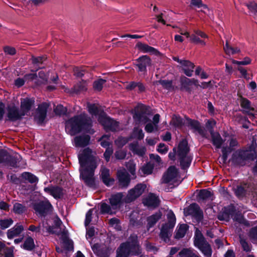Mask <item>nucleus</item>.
I'll return each instance as SVG.
<instances>
[{"label":"nucleus","instance_id":"nucleus-1","mask_svg":"<svg viewBox=\"0 0 257 257\" xmlns=\"http://www.w3.org/2000/svg\"><path fill=\"white\" fill-rule=\"evenodd\" d=\"M78 160L80 166L86 167L83 171L80 172V178L88 187H94L95 185L94 174L97 165L92 150L89 148L85 149L82 153L79 155Z\"/></svg>","mask_w":257,"mask_h":257},{"label":"nucleus","instance_id":"nucleus-2","mask_svg":"<svg viewBox=\"0 0 257 257\" xmlns=\"http://www.w3.org/2000/svg\"><path fill=\"white\" fill-rule=\"evenodd\" d=\"M116 253V257H130L141 254L142 248L138 235L135 233L131 234L126 241L120 243Z\"/></svg>","mask_w":257,"mask_h":257},{"label":"nucleus","instance_id":"nucleus-3","mask_svg":"<svg viewBox=\"0 0 257 257\" xmlns=\"http://www.w3.org/2000/svg\"><path fill=\"white\" fill-rule=\"evenodd\" d=\"M92 126V120L85 113L74 115L66 122V127L70 128V134L75 135Z\"/></svg>","mask_w":257,"mask_h":257},{"label":"nucleus","instance_id":"nucleus-4","mask_svg":"<svg viewBox=\"0 0 257 257\" xmlns=\"http://www.w3.org/2000/svg\"><path fill=\"white\" fill-rule=\"evenodd\" d=\"M194 245L205 257H211L212 250L211 245L207 242L199 228L195 227Z\"/></svg>","mask_w":257,"mask_h":257},{"label":"nucleus","instance_id":"nucleus-5","mask_svg":"<svg viewBox=\"0 0 257 257\" xmlns=\"http://www.w3.org/2000/svg\"><path fill=\"white\" fill-rule=\"evenodd\" d=\"M133 113V117L136 124H146L151 121L149 116L152 115V112L149 106L138 104L135 107Z\"/></svg>","mask_w":257,"mask_h":257},{"label":"nucleus","instance_id":"nucleus-6","mask_svg":"<svg viewBox=\"0 0 257 257\" xmlns=\"http://www.w3.org/2000/svg\"><path fill=\"white\" fill-rule=\"evenodd\" d=\"M22 160L21 155L17 154L14 156L11 155L7 150L0 149V164L14 168L20 167L19 163Z\"/></svg>","mask_w":257,"mask_h":257},{"label":"nucleus","instance_id":"nucleus-7","mask_svg":"<svg viewBox=\"0 0 257 257\" xmlns=\"http://www.w3.org/2000/svg\"><path fill=\"white\" fill-rule=\"evenodd\" d=\"M235 196L241 200L246 197L247 194L254 192L255 190V184L251 182H241L232 188Z\"/></svg>","mask_w":257,"mask_h":257},{"label":"nucleus","instance_id":"nucleus-8","mask_svg":"<svg viewBox=\"0 0 257 257\" xmlns=\"http://www.w3.org/2000/svg\"><path fill=\"white\" fill-rule=\"evenodd\" d=\"M147 186L145 184L139 183L134 188L130 189L126 196L124 198V202L129 203L134 201L141 196L146 189Z\"/></svg>","mask_w":257,"mask_h":257},{"label":"nucleus","instance_id":"nucleus-9","mask_svg":"<svg viewBox=\"0 0 257 257\" xmlns=\"http://www.w3.org/2000/svg\"><path fill=\"white\" fill-rule=\"evenodd\" d=\"M6 109L7 117L8 120L10 121L14 122L21 120L25 116V113L22 112L21 109L20 110L19 107L16 106L14 102L8 104Z\"/></svg>","mask_w":257,"mask_h":257},{"label":"nucleus","instance_id":"nucleus-10","mask_svg":"<svg viewBox=\"0 0 257 257\" xmlns=\"http://www.w3.org/2000/svg\"><path fill=\"white\" fill-rule=\"evenodd\" d=\"M134 65L137 68L138 72L146 74L147 72V67L152 66V61L148 55H142L135 60Z\"/></svg>","mask_w":257,"mask_h":257},{"label":"nucleus","instance_id":"nucleus-11","mask_svg":"<svg viewBox=\"0 0 257 257\" xmlns=\"http://www.w3.org/2000/svg\"><path fill=\"white\" fill-rule=\"evenodd\" d=\"M185 216L191 215L198 222L201 221L203 218V213L199 205L196 203H192L190 206L184 209Z\"/></svg>","mask_w":257,"mask_h":257},{"label":"nucleus","instance_id":"nucleus-12","mask_svg":"<svg viewBox=\"0 0 257 257\" xmlns=\"http://www.w3.org/2000/svg\"><path fill=\"white\" fill-rule=\"evenodd\" d=\"M97 120L107 131L115 132L118 126V122L107 116L106 113L104 115H101Z\"/></svg>","mask_w":257,"mask_h":257},{"label":"nucleus","instance_id":"nucleus-13","mask_svg":"<svg viewBox=\"0 0 257 257\" xmlns=\"http://www.w3.org/2000/svg\"><path fill=\"white\" fill-rule=\"evenodd\" d=\"M52 205L48 201H41L33 205V209L36 213L40 216L45 217L50 212Z\"/></svg>","mask_w":257,"mask_h":257},{"label":"nucleus","instance_id":"nucleus-14","mask_svg":"<svg viewBox=\"0 0 257 257\" xmlns=\"http://www.w3.org/2000/svg\"><path fill=\"white\" fill-rule=\"evenodd\" d=\"M173 60L182 65L181 70L183 73L188 77H191L193 75L195 65L193 63L187 60H181L178 57H173Z\"/></svg>","mask_w":257,"mask_h":257},{"label":"nucleus","instance_id":"nucleus-15","mask_svg":"<svg viewBox=\"0 0 257 257\" xmlns=\"http://www.w3.org/2000/svg\"><path fill=\"white\" fill-rule=\"evenodd\" d=\"M179 174L178 169L175 166H170L167 169V171L164 173L162 178V183L164 184H168L173 179L177 178Z\"/></svg>","mask_w":257,"mask_h":257},{"label":"nucleus","instance_id":"nucleus-16","mask_svg":"<svg viewBox=\"0 0 257 257\" xmlns=\"http://www.w3.org/2000/svg\"><path fill=\"white\" fill-rule=\"evenodd\" d=\"M123 195L121 192L116 193L111 195L109 198V203L112 209H119L123 205L124 202V198L123 199Z\"/></svg>","mask_w":257,"mask_h":257},{"label":"nucleus","instance_id":"nucleus-17","mask_svg":"<svg viewBox=\"0 0 257 257\" xmlns=\"http://www.w3.org/2000/svg\"><path fill=\"white\" fill-rule=\"evenodd\" d=\"M143 203L145 206L148 207L156 208L160 205V200L156 194L150 193L147 197L143 199Z\"/></svg>","mask_w":257,"mask_h":257},{"label":"nucleus","instance_id":"nucleus-18","mask_svg":"<svg viewBox=\"0 0 257 257\" xmlns=\"http://www.w3.org/2000/svg\"><path fill=\"white\" fill-rule=\"evenodd\" d=\"M49 106V104L47 102H43L39 105L36 118L39 123H42L44 121L47 116V110Z\"/></svg>","mask_w":257,"mask_h":257},{"label":"nucleus","instance_id":"nucleus-19","mask_svg":"<svg viewBox=\"0 0 257 257\" xmlns=\"http://www.w3.org/2000/svg\"><path fill=\"white\" fill-rule=\"evenodd\" d=\"M44 190L45 192L49 193L55 199H59L64 195L63 189L58 186H53L45 187Z\"/></svg>","mask_w":257,"mask_h":257},{"label":"nucleus","instance_id":"nucleus-20","mask_svg":"<svg viewBox=\"0 0 257 257\" xmlns=\"http://www.w3.org/2000/svg\"><path fill=\"white\" fill-rule=\"evenodd\" d=\"M136 47L140 51L144 53H150L157 56L161 55V53L157 49L141 42H138Z\"/></svg>","mask_w":257,"mask_h":257},{"label":"nucleus","instance_id":"nucleus-21","mask_svg":"<svg viewBox=\"0 0 257 257\" xmlns=\"http://www.w3.org/2000/svg\"><path fill=\"white\" fill-rule=\"evenodd\" d=\"M35 98L34 97H26L21 99L20 108L25 115L29 112L35 104Z\"/></svg>","mask_w":257,"mask_h":257},{"label":"nucleus","instance_id":"nucleus-22","mask_svg":"<svg viewBox=\"0 0 257 257\" xmlns=\"http://www.w3.org/2000/svg\"><path fill=\"white\" fill-rule=\"evenodd\" d=\"M100 177L102 182L107 187L112 185L114 183V179L110 178L109 170L105 167L101 170Z\"/></svg>","mask_w":257,"mask_h":257},{"label":"nucleus","instance_id":"nucleus-23","mask_svg":"<svg viewBox=\"0 0 257 257\" xmlns=\"http://www.w3.org/2000/svg\"><path fill=\"white\" fill-rule=\"evenodd\" d=\"M190 151V148L186 139H182L179 143L177 148V155L179 157L188 156Z\"/></svg>","mask_w":257,"mask_h":257},{"label":"nucleus","instance_id":"nucleus-24","mask_svg":"<svg viewBox=\"0 0 257 257\" xmlns=\"http://www.w3.org/2000/svg\"><path fill=\"white\" fill-rule=\"evenodd\" d=\"M186 119L187 120V125L188 126L190 127L191 129L197 132L202 137L205 136L204 129L201 126L200 122L198 120L192 119L189 117H187Z\"/></svg>","mask_w":257,"mask_h":257},{"label":"nucleus","instance_id":"nucleus-25","mask_svg":"<svg viewBox=\"0 0 257 257\" xmlns=\"http://www.w3.org/2000/svg\"><path fill=\"white\" fill-rule=\"evenodd\" d=\"M90 137L88 135H82L76 136L74 138L75 146L77 147H85L89 144Z\"/></svg>","mask_w":257,"mask_h":257},{"label":"nucleus","instance_id":"nucleus-26","mask_svg":"<svg viewBox=\"0 0 257 257\" xmlns=\"http://www.w3.org/2000/svg\"><path fill=\"white\" fill-rule=\"evenodd\" d=\"M87 107L89 113L92 116H98V118H99L101 115H104L106 113L103 109L98 107L95 103L88 104Z\"/></svg>","mask_w":257,"mask_h":257},{"label":"nucleus","instance_id":"nucleus-27","mask_svg":"<svg viewBox=\"0 0 257 257\" xmlns=\"http://www.w3.org/2000/svg\"><path fill=\"white\" fill-rule=\"evenodd\" d=\"M137 87L138 93H141L144 92L146 90L145 85L141 81H131L126 86V89L128 90H134Z\"/></svg>","mask_w":257,"mask_h":257},{"label":"nucleus","instance_id":"nucleus-28","mask_svg":"<svg viewBox=\"0 0 257 257\" xmlns=\"http://www.w3.org/2000/svg\"><path fill=\"white\" fill-rule=\"evenodd\" d=\"M117 178L119 185L122 187H127L130 183V176L126 172H118L117 173Z\"/></svg>","mask_w":257,"mask_h":257},{"label":"nucleus","instance_id":"nucleus-29","mask_svg":"<svg viewBox=\"0 0 257 257\" xmlns=\"http://www.w3.org/2000/svg\"><path fill=\"white\" fill-rule=\"evenodd\" d=\"M162 215V212L160 211L148 216L147 218L148 229L153 227L156 223L160 219Z\"/></svg>","mask_w":257,"mask_h":257},{"label":"nucleus","instance_id":"nucleus-30","mask_svg":"<svg viewBox=\"0 0 257 257\" xmlns=\"http://www.w3.org/2000/svg\"><path fill=\"white\" fill-rule=\"evenodd\" d=\"M237 153H238V157H239L241 162L249 160L254 161L255 158L254 153H248L247 150L238 149L237 150Z\"/></svg>","mask_w":257,"mask_h":257},{"label":"nucleus","instance_id":"nucleus-31","mask_svg":"<svg viewBox=\"0 0 257 257\" xmlns=\"http://www.w3.org/2000/svg\"><path fill=\"white\" fill-rule=\"evenodd\" d=\"M178 255L180 257H200L196 250L191 248H183Z\"/></svg>","mask_w":257,"mask_h":257},{"label":"nucleus","instance_id":"nucleus-32","mask_svg":"<svg viewBox=\"0 0 257 257\" xmlns=\"http://www.w3.org/2000/svg\"><path fill=\"white\" fill-rule=\"evenodd\" d=\"M24 230L23 225H16L13 228L9 229L7 231V236L9 239H12L19 235Z\"/></svg>","mask_w":257,"mask_h":257},{"label":"nucleus","instance_id":"nucleus-33","mask_svg":"<svg viewBox=\"0 0 257 257\" xmlns=\"http://www.w3.org/2000/svg\"><path fill=\"white\" fill-rule=\"evenodd\" d=\"M167 219L168 221L164 224H163L162 226L164 227L169 229H173L176 223V216L175 214L173 213L172 211H170L167 214Z\"/></svg>","mask_w":257,"mask_h":257},{"label":"nucleus","instance_id":"nucleus-34","mask_svg":"<svg viewBox=\"0 0 257 257\" xmlns=\"http://www.w3.org/2000/svg\"><path fill=\"white\" fill-rule=\"evenodd\" d=\"M181 84V89L185 90L186 91L190 92L191 89L190 86L191 85V79L188 78L184 76H182L180 79Z\"/></svg>","mask_w":257,"mask_h":257},{"label":"nucleus","instance_id":"nucleus-35","mask_svg":"<svg viewBox=\"0 0 257 257\" xmlns=\"http://www.w3.org/2000/svg\"><path fill=\"white\" fill-rule=\"evenodd\" d=\"M211 142L216 149H219L221 148L222 145L225 142V140L222 138L219 133L216 132V135L213 136L211 138Z\"/></svg>","mask_w":257,"mask_h":257},{"label":"nucleus","instance_id":"nucleus-36","mask_svg":"<svg viewBox=\"0 0 257 257\" xmlns=\"http://www.w3.org/2000/svg\"><path fill=\"white\" fill-rule=\"evenodd\" d=\"M72 89V92L76 94L86 91L87 88L86 81L82 79L81 81L74 85Z\"/></svg>","mask_w":257,"mask_h":257},{"label":"nucleus","instance_id":"nucleus-37","mask_svg":"<svg viewBox=\"0 0 257 257\" xmlns=\"http://www.w3.org/2000/svg\"><path fill=\"white\" fill-rule=\"evenodd\" d=\"M21 247L26 250H33L35 248L34 239L31 236L27 237L24 243L21 245Z\"/></svg>","mask_w":257,"mask_h":257},{"label":"nucleus","instance_id":"nucleus-38","mask_svg":"<svg viewBox=\"0 0 257 257\" xmlns=\"http://www.w3.org/2000/svg\"><path fill=\"white\" fill-rule=\"evenodd\" d=\"M192 158L189 156H186L185 157H180L179 162L181 169L187 170L191 165Z\"/></svg>","mask_w":257,"mask_h":257},{"label":"nucleus","instance_id":"nucleus-39","mask_svg":"<svg viewBox=\"0 0 257 257\" xmlns=\"http://www.w3.org/2000/svg\"><path fill=\"white\" fill-rule=\"evenodd\" d=\"M188 228L189 226L187 224H181L175 235V238L180 239L184 237Z\"/></svg>","mask_w":257,"mask_h":257},{"label":"nucleus","instance_id":"nucleus-40","mask_svg":"<svg viewBox=\"0 0 257 257\" xmlns=\"http://www.w3.org/2000/svg\"><path fill=\"white\" fill-rule=\"evenodd\" d=\"M21 177L31 184L36 183L39 181V179L36 176L28 172H23L21 174Z\"/></svg>","mask_w":257,"mask_h":257},{"label":"nucleus","instance_id":"nucleus-41","mask_svg":"<svg viewBox=\"0 0 257 257\" xmlns=\"http://www.w3.org/2000/svg\"><path fill=\"white\" fill-rule=\"evenodd\" d=\"M239 98L240 104L242 108L251 111L254 110V108L251 106V102L250 100L243 97L241 94H240Z\"/></svg>","mask_w":257,"mask_h":257},{"label":"nucleus","instance_id":"nucleus-42","mask_svg":"<svg viewBox=\"0 0 257 257\" xmlns=\"http://www.w3.org/2000/svg\"><path fill=\"white\" fill-rule=\"evenodd\" d=\"M156 83L161 84L162 87L168 90H174V86L173 84V81L172 80H162L160 79L156 81Z\"/></svg>","mask_w":257,"mask_h":257},{"label":"nucleus","instance_id":"nucleus-43","mask_svg":"<svg viewBox=\"0 0 257 257\" xmlns=\"http://www.w3.org/2000/svg\"><path fill=\"white\" fill-rule=\"evenodd\" d=\"M13 212L16 214H22L27 211V207L20 203H15L13 205Z\"/></svg>","mask_w":257,"mask_h":257},{"label":"nucleus","instance_id":"nucleus-44","mask_svg":"<svg viewBox=\"0 0 257 257\" xmlns=\"http://www.w3.org/2000/svg\"><path fill=\"white\" fill-rule=\"evenodd\" d=\"M213 193L208 189H201L198 194V197L202 200H205L210 198L213 196Z\"/></svg>","mask_w":257,"mask_h":257},{"label":"nucleus","instance_id":"nucleus-45","mask_svg":"<svg viewBox=\"0 0 257 257\" xmlns=\"http://www.w3.org/2000/svg\"><path fill=\"white\" fill-rule=\"evenodd\" d=\"M222 210L224 212V214L227 215L230 218V217L234 216L236 209L235 207L233 204L225 206L222 208Z\"/></svg>","mask_w":257,"mask_h":257},{"label":"nucleus","instance_id":"nucleus-46","mask_svg":"<svg viewBox=\"0 0 257 257\" xmlns=\"http://www.w3.org/2000/svg\"><path fill=\"white\" fill-rule=\"evenodd\" d=\"M93 251L97 257H108L110 254V250L106 247L97 249L96 251Z\"/></svg>","mask_w":257,"mask_h":257},{"label":"nucleus","instance_id":"nucleus-47","mask_svg":"<svg viewBox=\"0 0 257 257\" xmlns=\"http://www.w3.org/2000/svg\"><path fill=\"white\" fill-rule=\"evenodd\" d=\"M87 67L85 66L80 67H75L73 68L74 75L77 77H82L85 73L87 71Z\"/></svg>","mask_w":257,"mask_h":257},{"label":"nucleus","instance_id":"nucleus-48","mask_svg":"<svg viewBox=\"0 0 257 257\" xmlns=\"http://www.w3.org/2000/svg\"><path fill=\"white\" fill-rule=\"evenodd\" d=\"M234 150L228 146L223 147L221 149L222 157L221 159L223 164H226V161L229 154H230Z\"/></svg>","mask_w":257,"mask_h":257},{"label":"nucleus","instance_id":"nucleus-49","mask_svg":"<svg viewBox=\"0 0 257 257\" xmlns=\"http://www.w3.org/2000/svg\"><path fill=\"white\" fill-rule=\"evenodd\" d=\"M106 82L105 79L99 78L93 83V88L94 90L100 91L103 88V84Z\"/></svg>","mask_w":257,"mask_h":257},{"label":"nucleus","instance_id":"nucleus-50","mask_svg":"<svg viewBox=\"0 0 257 257\" xmlns=\"http://www.w3.org/2000/svg\"><path fill=\"white\" fill-rule=\"evenodd\" d=\"M173 125L177 128H181L184 125L183 119L180 116L174 115L172 117Z\"/></svg>","mask_w":257,"mask_h":257},{"label":"nucleus","instance_id":"nucleus-51","mask_svg":"<svg viewBox=\"0 0 257 257\" xmlns=\"http://www.w3.org/2000/svg\"><path fill=\"white\" fill-rule=\"evenodd\" d=\"M112 207L106 203H102L100 205V213L102 214H108L112 215L114 212L112 211Z\"/></svg>","mask_w":257,"mask_h":257},{"label":"nucleus","instance_id":"nucleus-52","mask_svg":"<svg viewBox=\"0 0 257 257\" xmlns=\"http://www.w3.org/2000/svg\"><path fill=\"white\" fill-rule=\"evenodd\" d=\"M170 229L162 226L161 229L160 237L162 240H164L165 242H168L170 240L169 235V231Z\"/></svg>","mask_w":257,"mask_h":257},{"label":"nucleus","instance_id":"nucleus-53","mask_svg":"<svg viewBox=\"0 0 257 257\" xmlns=\"http://www.w3.org/2000/svg\"><path fill=\"white\" fill-rule=\"evenodd\" d=\"M154 168V165L149 162L144 165L141 170L145 175H150L153 173Z\"/></svg>","mask_w":257,"mask_h":257},{"label":"nucleus","instance_id":"nucleus-54","mask_svg":"<svg viewBox=\"0 0 257 257\" xmlns=\"http://www.w3.org/2000/svg\"><path fill=\"white\" fill-rule=\"evenodd\" d=\"M248 236L253 243L257 244V225L250 229Z\"/></svg>","mask_w":257,"mask_h":257},{"label":"nucleus","instance_id":"nucleus-55","mask_svg":"<svg viewBox=\"0 0 257 257\" xmlns=\"http://www.w3.org/2000/svg\"><path fill=\"white\" fill-rule=\"evenodd\" d=\"M47 59L45 56H41L38 57L32 56L31 60L33 65L39 66L40 64H42L43 62Z\"/></svg>","mask_w":257,"mask_h":257},{"label":"nucleus","instance_id":"nucleus-56","mask_svg":"<svg viewBox=\"0 0 257 257\" xmlns=\"http://www.w3.org/2000/svg\"><path fill=\"white\" fill-rule=\"evenodd\" d=\"M63 243L64 244V248L67 251H71L73 250V242L72 240H70L67 237L63 238Z\"/></svg>","mask_w":257,"mask_h":257},{"label":"nucleus","instance_id":"nucleus-57","mask_svg":"<svg viewBox=\"0 0 257 257\" xmlns=\"http://www.w3.org/2000/svg\"><path fill=\"white\" fill-rule=\"evenodd\" d=\"M13 223V220L11 218L0 220V225L2 229H5L9 227Z\"/></svg>","mask_w":257,"mask_h":257},{"label":"nucleus","instance_id":"nucleus-58","mask_svg":"<svg viewBox=\"0 0 257 257\" xmlns=\"http://www.w3.org/2000/svg\"><path fill=\"white\" fill-rule=\"evenodd\" d=\"M229 161L231 162V163L235 166L241 165V161L239 157H238V153H237V151L232 154L231 158Z\"/></svg>","mask_w":257,"mask_h":257},{"label":"nucleus","instance_id":"nucleus-59","mask_svg":"<svg viewBox=\"0 0 257 257\" xmlns=\"http://www.w3.org/2000/svg\"><path fill=\"white\" fill-rule=\"evenodd\" d=\"M126 156V152L123 150H118L114 153V156L117 160L124 159Z\"/></svg>","mask_w":257,"mask_h":257},{"label":"nucleus","instance_id":"nucleus-60","mask_svg":"<svg viewBox=\"0 0 257 257\" xmlns=\"http://www.w3.org/2000/svg\"><path fill=\"white\" fill-rule=\"evenodd\" d=\"M93 209H90L86 213L84 225L86 227L89 225L92 220Z\"/></svg>","mask_w":257,"mask_h":257},{"label":"nucleus","instance_id":"nucleus-61","mask_svg":"<svg viewBox=\"0 0 257 257\" xmlns=\"http://www.w3.org/2000/svg\"><path fill=\"white\" fill-rule=\"evenodd\" d=\"M54 110L56 114L60 115L66 114L67 111V108L61 104L57 105Z\"/></svg>","mask_w":257,"mask_h":257},{"label":"nucleus","instance_id":"nucleus-62","mask_svg":"<svg viewBox=\"0 0 257 257\" xmlns=\"http://www.w3.org/2000/svg\"><path fill=\"white\" fill-rule=\"evenodd\" d=\"M248 9L254 15L257 14V4L254 2H249L245 4Z\"/></svg>","mask_w":257,"mask_h":257},{"label":"nucleus","instance_id":"nucleus-63","mask_svg":"<svg viewBox=\"0 0 257 257\" xmlns=\"http://www.w3.org/2000/svg\"><path fill=\"white\" fill-rule=\"evenodd\" d=\"M113 150L112 148H107L106 149L104 154L103 157L106 162H108L110 160L111 156L112 155Z\"/></svg>","mask_w":257,"mask_h":257},{"label":"nucleus","instance_id":"nucleus-64","mask_svg":"<svg viewBox=\"0 0 257 257\" xmlns=\"http://www.w3.org/2000/svg\"><path fill=\"white\" fill-rule=\"evenodd\" d=\"M128 142L127 138L124 137H119L115 141V144L119 147H122L124 146Z\"/></svg>","mask_w":257,"mask_h":257}]
</instances>
